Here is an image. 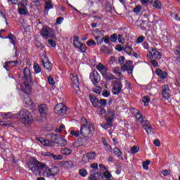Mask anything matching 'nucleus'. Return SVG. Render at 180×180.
Here are the masks:
<instances>
[{
  "mask_svg": "<svg viewBox=\"0 0 180 180\" xmlns=\"http://www.w3.org/2000/svg\"><path fill=\"white\" fill-rule=\"evenodd\" d=\"M28 167L35 175L41 176V172L47 167V164L41 162L34 158H31L30 162L28 163Z\"/></svg>",
  "mask_w": 180,
  "mask_h": 180,
  "instance_id": "1",
  "label": "nucleus"
},
{
  "mask_svg": "<svg viewBox=\"0 0 180 180\" xmlns=\"http://www.w3.org/2000/svg\"><path fill=\"white\" fill-rule=\"evenodd\" d=\"M82 120L86 121V124H82L80 127V134L82 137L86 139H91L94 136V131H95V125L88 122L85 117H82Z\"/></svg>",
  "mask_w": 180,
  "mask_h": 180,
  "instance_id": "2",
  "label": "nucleus"
},
{
  "mask_svg": "<svg viewBox=\"0 0 180 180\" xmlns=\"http://www.w3.org/2000/svg\"><path fill=\"white\" fill-rule=\"evenodd\" d=\"M124 60H126L124 56H120L118 59L119 64L122 65L121 70L123 71V72L127 71L129 75H131V74H133V70H134V66H133V61L127 60L124 63Z\"/></svg>",
  "mask_w": 180,
  "mask_h": 180,
  "instance_id": "3",
  "label": "nucleus"
},
{
  "mask_svg": "<svg viewBox=\"0 0 180 180\" xmlns=\"http://www.w3.org/2000/svg\"><path fill=\"white\" fill-rule=\"evenodd\" d=\"M24 85L27 89V91H25V94H29L32 91V85L33 84V80L32 79V73L30 72V69L29 68H25L24 69V77H22Z\"/></svg>",
  "mask_w": 180,
  "mask_h": 180,
  "instance_id": "4",
  "label": "nucleus"
},
{
  "mask_svg": "<svg viewBox=\"0 0 180 180\" xmlns=\"http://www.w3.org/2000/svg\"><path fill=\"white\" fill-rule=\"evenodd\" d=\"M18 119L23 124H31L33 122V117L27 110H21L18 114Z\"/></svg>",
  "mask_w": 180,
  "mask_h": 180,
  "instance_id": "5",
  "label": "nucleus"
},
{
  "mask_svg": "<svg viewBox=\"0 0 180 180\" xmlns=\"http://www.w3.org/2000/svg\"><path fill=\"white\" fill-rule=\"evenodd\" d=\"M135 117L138 120V122H140L142 128L146 130L148 134L153 131V127H151V124H150V122H148V120L144 121V117H143V115H141V112H140V111L137 110Z\"/></svg>",
  "mask_w": 180,
  "mask_h": 180,
  "instance_id": "6",
  "label": "nucleus"
},
{
  "mask_svg": "<svg viewBox=\"0 0 180 180\" xmlns=\"http://www.w3.org/2000/svg\"><path fill=\"white\" fill-rule=\"evenodd\" d=\"M58 172H60L58 167L53 166L50 168L46 165V167L44 169L43 176H46V178H50V176H56Z\"/></svg>",
  "mask_w": 180,
  "mask_h": 180,
  "instance_id": "7",
  "label": "nucleus"
},
{
  "mask_svg": "<svg viewBox=\"0 0 180 180\" xmlns=\"http://www.w3.org/2000/svg\"><path fill=\"white\" fill-rule=\"evenodd\" d=\"M71 86L74 94H79V80L76 73L70 75Z\"/></svg>",
  "mask_w": 180,
  "mask_h": 180,
  "instance_id": "8",
  "label": "nucleus"
},
{
  "mask_svg": "<svg viewBox=\"0 0 180 180\" xmlns=\"http://www.w3.org/2000/svg\"><path fill=\"white\" fill-rule=\"evenodd\" d=\"M41 63H42L44 68L47 70V71H51V70H53V63L49 60L47 56L42 55L41 56Z\"/></svg>",
  "mask_w": 180,
  "mask_h": 180,
  "instance_id": "9",
  "label": "nucleus"
},
{
  "mask_svg": "<svg viewBox=\"0 0 180 180\" xmlns=\"http://www.w3.org/2000/svg\"><path fill=\"white\" fill-rule=\"evenodd\" d=\"M96 157V153L91 152V153H87L85 155H83L82 158V164H88L89 161H92V160H95V158Z\"/></svg>",
  "mask_w": 180,
  "mask_h": 180,
  "instance_id": "10",
  "label": "nucleus"
},
{
  "mask_svg": "<svg viewBox=\"0 0 180 180\" xmlns=\"http://www.w3.org/2000/svg\"><path fill=\"white\" fill-rule=\"evenodd\" d=\"M122 88H123V84H122V82L120 81L114 82L112 91L113 95H119V94L122 92Z\"/></svg>",
  "mask_w": 180,
  "mask_h": 180,
  "instance_id": "11",
  "label": "nucleus"
},
{
  "mask_svg": "<svg viewBox=\"0 0 180 180\" xmlns=\"http://www.w3.org/2000/svg\"><path fill=\"white\" fill-rule=\"evenodd\" d=\"M55 112L60 116H64L67 113V106L64 104H58L55 107Z\"/></svg>",
  "mask_w": 180,
  "mask_h": 180,
  "instance_id": "12",
  "label": "nucleus"
},
{
  "mask_svg": "<svg viewBox=\"0 0 180 180\" xmlns=\"http://www.w3.org/2000/svg\"><path fill=\"white\" fill-rule=\"evenodd\" d=\"M90 78L91 79V82H93L95 86H96V85L101 82V76L96 71H94L91 74H90Z\"/></svg>",
  "mask_w": 180,
  "mask_h": 180,
  "instance_id": "13",
  "label": "nucleus"
},
{
  "mask_svg": "<svg viewBox=\"0 0 180 180\" xmlns=\"http://www.w3.org/2000/svg\"><path fill=\"white\" fill-rule=\"evenodd\" d=\"M115 115L116 113L115 112V110L109 108L107 110V113L105 115V120L106 122H113V118L115 117Z\"/></svg>",
  "mask_w": 180,
  "mask_h": 180,
  "instance_id": "14",
  "label": "nucleus"
},
{
  "mask_svg": "<svg viewBox=\"0 0 180 180\" xmlns=\"http://www.w3.org/2000/svg\"><path fill=\"white\" fill-rule=\"evenodd\" d=\"M169 86L165 84L162 86V95L165 99H169L171 94H169Z\"/></svg>",
  "mask_w": 180,
  "mask_h": 180,
  "instance_id": "15",
  "label": "nucleus"
},
{
  "mask_svg": "<svg viewBox=\"0 0 180 180\" xmlns=\"http://www.w3.org/2000/svg\"><path fill=\"white\" fill-rule=\"evenodd\" d=\"M18 64L21 65L22 61L21 60H13V61L6 62L4 63V68H5L6 70V71H9V70H8V68L15 67V65H16Z\"/></svg>",
  "mask_w": 180,
  "mask_h": 180,
  "instance_id": "16",
  "label": "nucleus"
},
{
  "mask_svg": "<svg viewBox=\"0 0 180 180\" xmlns=\"http://www.w3.org/2000/svg\"><path fill=\"white\" fill-rule=\"evenodd\" d=\"M27 90L26 88L23 90L21 89V91L22 92V94H26V97L24 98L23 100V103H25V105H27V106H30V105H32V100L30 99V97H29V94H30V92H32V91L29 93H26L27 92Z\"/></svg>",
  "mask_w": 180,
  "mask_h": 180,
  "instance_id": "17",
  "label": "nucleus"
},
{
  "mask_svg": "<svg viewBox=\"0 0 180 180\" xmlns=\"http://www.w3.org/2000/svg\"><path fill=\"white\" fill-rule=\"evenodd\" d=\"M96 69L98 70V71H99V72L101 74L102 76L103 75L106 74V72H108V71H109V68H108V67L103 65V64H102V63H98L96 65Z\"/></svg>",
  "mask_w": 180,
  "mask_h": 180,
  "instance_id": "18",
  "label": "nucleus"
},
{
  "mask_svg": "<svg viewBox=\"0 0 180 180\" xmlns=\"http://www.w3.org/2000/svg\"><path fill=\"white\" fill-rule=\"evenodd\" d=\"M48 137L51 139V141H49V144H51V143L57 144L58 139H60V135L56 134H50L48 135Z\"/></svg>",
  "mask_w": 180,
  "mask_h": 180,
  "instance_id": "19",
  "label": "nucleus"
},
{
  "mask_svg": "<svg viewBox=\"0 0 180 180\" xmlns=\"http://www.w3.org/2000/svg\"><path fill=\"white\" fill-rule=\"evenodd\" d=\"M89 98L94 108H98L99 105V100L98 98L92 94H89Z\"/></svg>",
  "mask_w": 180,
  "mask_h": 180,
  "instance_id": "20",
  "label": "nucleus"
},
{
  "mask_svg": "<svg viewBox=\"0 0 180 180\" xmlns=\"http://www.w3.org/2000/svg\"><path fill=\"white\" fill-rule=\"evenodd\" d=\"M156 75H158L161 78V79H165L167 77H168V75L165 71H162L161 69H157L156 70Z\"/></svg>",
  "mask_w": 180,
  "mask_h": 180,
  "instance_id": "21",
  "label": "nucleus"
},
{
  "mask_svg": "<svg viewBox=\"0 0 180 180\" xmlns=\"http://www.w3.org/2000/svg\"><path fill=\"white\" fill-rule=\"evenodd\" d=\"M152 49V55H150L153 58H156V60H161V53L158 52L157 50Z\"/></svg>",
  "mask_w": 180,
  "mask_h": 180,
  "instance_id": "22",
  "label": "nucleus"
},
{
  "mask_svg": "<svg viewBox=\"0 0 180 180\" xmlns=\"http://www.w3.org/2000/svg\"><path fill=\"white\" fill-rule=\"evenodd\" d=\"M47 105H44V104H41L39 106V112L40 113V115H47Z\"/></svg>",
  "mask_w": 180,
  "mask_h": 180,
  "instance_id": "23",
  "label": "nucleus"
},
{
  "mask_svg": "<svg viewBox=\"0 0 180 180\" xmlns=\"http://www.w3.org/2000/svg\"><path fill=\"white\" fill-rule=\"evenodd\" d=\"M102 77L103 78H104L105 81H112V79H115V75H113L112 73L108 72L103 74Z\"/></svg>",
  "mask_w": 180,
  "mask_h": 180,
  "instance_id": "24",
  "label": "nucleus"
},
{
  "mask_svg": "<svg viewBox=\"0 0 180 180\" xmlns=\"http://www.w3.org/2000/svg\"><path fill=\"white\" fill-rule=\"evenodd\" d=\"M103 37V34L102 33V32H101V30H96L94 31V39L96 40V41H98L99 39Z\"/></svg>",
  "mask_w": 180,
  "mask_h": 180,
  "instance_id": "25",
  "label": "nucleus"
},
{
  "mask_svg": "<svg viewBox=\"0 0 180 180\" xmlns=\"http://www.w3.org/2000/svg\"><path fill=\"white\" fill-rule=\"evenodd\" d=\"M79 37H75L73 38V46L76 49H78L81 46V44H82V43L79 42Z\"/></svg>",
  "mask_w": 180,
  "mask_h": 180,
  "instance_id": "26",
  "label": "nucleus"
},
{
  "mask_svg": "<svg viewBox=\"0 0 180 180\" xmlns=\"http://www.w3.org/2000/svg\"><path fill=\"white\" fill-rule=\"evenodd\" d=\"M44 8L45 11H50V9H53V4H51V0H46Z\"/></svg>",
  "mask_w": 180,
  "mask_h": 180,
  "instance_id": "27",
  "label": "nucleus"
},
{
  "mask_svg": "<svg viewBox=\"0 0 180 180\" xmlns=\"http://www.w3.org/2000/svg\"><path fill=\"white\" fill-rule=\"evenodd\" d=\"M112 126L111 122H107L106 123L103 122L101 124V127H103V129H105V130H108L109 127H112Z\"/></svg>",
  "mask_w": 180,
  "mask_h": 180,
  "instance_id": "28",
  "label": "nucleus"
},
{
  "mask_svg": "<svg viewBox=\"0 0 180 180\" xmlns=\"http://www.w3.org/2000/svg\"><path fill=\"white\" fill-rule=\"evenodd\" d=\"M103 41L106 44H109L110 43V41L109 39V36L103 37V39H101L100 41L97 42V44H102V43H103Z\"/></svg>",
  "mask_w": 180,
  "mask_h": 180,
  "instance_id": "29",
  "label": "nucleus"
},
{
  "mask_svg": "<svg viewBox=\"0 0 180 180\" xmlns=\"http://www.w3.org/2000/svg\"><path fill=\"white\" fill-rule=\"evenodd\" d=\"M56 144H59V146H65V144H67V140H65L64 138H61V136H60Z\"/></svg>",
  "mask_w": 180,
  "mask_h": 180,
  "instance_id": "30",
  "label": "nucleus"
},
{
  "mask_svg": "<svg viewBox=\"0 0 180 180\" xmlns=\"http://www.w3.org/2000/svg\"><path fill=\"white\" fill-rule=\"evenodd\" d=\"M5 39H9L10 43L15 46V39H16V37H15V35H13V34H10L8 37H6Z\"/></svg>",
  "mask_w": 180,
  "mask_h": 180,
  "instance_id": "31",
  "label": "nucleus"
},
{
  "mask_svg": "<svg viewBox=\"0 0 180 180\" xmlns=\"http://www.w3.org/2000/svg\"><path fill=\"white\" fill-rule=\"evenodd\" d=\"M113 153L116 155V157H118V158H122V155L123 154L122 151L120 150L119 148H115L113 149Z\"/></svg>",
  "mask_w": 180,
  "mask_h": 180,
  "instance_id": "32",
  "label": "nucleus"
},
{
  "mask_svg": "<svg viewBox=\"0 0 180 180\" xmlns=\"http://www.w3.org/2000/svg\"><path fill=\"white\" fill-rule=\"evenodd\" d=\"M60 153L63 155H70V154H71V153H72V150H71V149L65 148L60 150Z\"/></svg>",
  "mask_w": 180,
  "mask_h": 180,
  "instance_id": "33",
  "label": "nucleus"
},
{
  "mask_svg": "<svg viewBox=\"0 0 180 180\" xmlns=\"http://www.w3.org/2000/svg\"><path fill=\"white\" fill-rule=\"evenodd\" d=\"M49 27L47 29L43 28L41 30V35L44 36V37H46V39H49Z\"/></svg>",
  "mask_w": 180,
  "mask_h": 180,
  "instance_id": "34",
  "label": "nucleus"
},
{
  "mask_svg": "<svg viewBox=\"0 0 180 180\" xmlns=\"http://www.w3.org/2000/svg\"><path fill=\"white\" fill-rule=\"evenodd\" d=\"M34 70L36 74H39V72H41V68H40V65H39V63H35L34 64Z\"/></svg>",
  "mask_w": 180,
  "mask_h": 180,
  "instance_id": "35",
  "label": "nucleus"
},
{
  "mask_svg": "<svg viewBox=\"0 0 180 180\" xmlns=\"http://www.w3.org/2000/svg\"><path fill=\"white\" fill-rule=\"evenodd\" d=\"M89 180H103V176L102 174H98V176H90L89 178Z\"/></svg>",
  "mask_w": 180,
  "mask_h": 180,
  "instance_id": "36",
  "label": "nucleus"
},
{
  "mask_svg": "<svg viewBox=\"0 0 180 180\" xmlns=\"http://www.w3.org/2000/svg\"><path fill=\"white\" fill-rule=\"evenodd\" d=\"M48 37H51V39H56V34L54 33V30L51 27H49Z\"/></svg>",
  "mask_w": 180,
  "mask_h": 180,
  "instance_id": "37",
  "label": "nucleus"
},
{
  "mask_svg": "<svg viewBox=\"0 0 180 180\" xmlns=\"http://www.w3.org/2000/svg\"><path fill=\"white\" fill-rule=\"evenodd\" d=\"M140 150V148L137 146H134L131 148V154H136V153H139Z\"/></svg>",
  "mask_w": 180,
  "mask_h": 180,
  "instance_id": "38",
  "label": "nucleus"
},
{
  "mask_svg": "<svg viewBox=\"0 0 180 180\" xmlns=\"http://www.w3.org/2000/svg\"><path fill=\"white\" fill-rule=\"evenodd\" d=\"M39 141L41 144H43V146H50V141L49 140H46L43 138H40Z\"/></svg>",
  "mask_w": 180,
  "mask_h": 180,
  "instance_id": "39",
  "label": "nucleus"
},
{
  "mask_svg": "<svg viewBox=\"0 0 180 180\" xmlns=\"http://www.w3.org/2000/svg\"><path fill=\"white\" fill-rule=\"evenodd\" d=\"M91 176H96L98 175H101V172H99L98 171V169H93L91 171Z\"/></svg>",
  "mask_w": 180,
  "mask_h": 180,
  "instance_id": "40",
  "label": "nucleus"
},
{
  "mask_svg": "<svg viewBox=\"0 0 180 180\" xmlns=\"http://www.w3.org/2000/svg\"><path fill=\"white\" fill-rule=\"evenodd\" d=\"M18 13L20 15H27V9L26 8H20Z\"/></svg>",
  "mask_w": 180,
  "mask_h": 180,
  "instance_id": "41",
  "label": "nucleus"
},
{
  "mask_svg": "<svg viewBox=\"0 0 180 180\" xmlns=\"http://www.w3.org/2000/svg\"><path fill=\"white\" fill-rule=\"evenodd\" d=\"M113 72H114V74L117 75V77H120V75H122V72H120V67L114 68Z\"/></svg>",
  "mask_w": 180,
  "mask_h": 180,
  "instance_id": "42",
  "label": "nucleus"
},
{
  "mask_svg": "<svg viewBox=\"0 0 180 180\" xmlns=\"http://www.w3.org/2000/svg\"><path fill=\"white\" fill-rule=\"evenodd\" d=\"M77 49L82 53H85L86 51V45H85V44H81V45Z\"/></svg>",
  "mask_w": 180,
  "mask_h": 180,
  "instance_id": "43",
  "label": "nucleus"
},
{
  "mask_svg": "<svg viewBox=\"0 0 180 180\" xmlns=\"http://www.w3.org/2000/svg\"><path fill=\"white\" fill-rule=\"evenodd\" d=\"M79 174L81 175V176L85 177L86 176L88 172H86V169H82L79 170Z\"/></svg>",
  "mask_w": 180,
  "mask_h": 180,
  "instance_id": "44",
  "label": "nucleus"
},
{
  "mask_svg": "<svg viewBox=\"0 0 180 180\" xmlns=\"http://www.w3.org/2000/svg\"><path fill=\"white\" fill-rule=\"evenodd\" d=\"M153 6L157 9H161V1L158 0L155 1L153 3Z\"/></svg>",
  "mask_w": 180,
  "mask_h": 180,
  "instance_id": "45",
  "label": "nucleus"
},
{
  "mask_svg": "<svg viewBox=\"0 0 180 180\" xmlns=\"http://www.w3.org/2000/svg\"><path fill=\"white\" fill-rule=\"evenodd\" d=\"M143 102L145 106H148V103H150V97L149 96L143 97Z\"/></svg>",
  "mask_w": 180,
  "mask_h": 180,
  "instance_id": "46",
  "label": "nucleus"
},
{
  "mask_svg": "<svg viewBox=\"0 0 180 180\" xmlns=\"http://www.w3.org/2000/svg\"><path fill=\"white\" fill-rule=\"evenodd\" d=\"M130 50H131V47L130 46H127L124 48V51H125L128 56H131V52H130Z\"/></svg>",
  "mask_w": 180,
  "mask_h": 180,
  "instance_id": "47",
  "label": "nucleus"
},
{
  "mask_svg": "<svg viewBox=\"0 0 180 180\" xmlns=\"http://www.w3.org/2000/svg\"><path fill=\"white\" fill-rule=\"evenodd\" d=\"M86 44L89 47H91V46H96V42L94 39H90L86 41Z\"/></svg>",
  "mask_w": 180,
  "mask_h": 180,
  "instance_id": "48",
  "label": "nucleus"
},
{
  "mask_svg": "<svg viewBox=\"0 0 180 180\" xmlns=\"http://www.w3.org/2000/svg\"><path fill=\"white\" fill-rule=\"evenodd\" d=\"M150 160H146L143 162V169H148V165H150Z\"/></svg>",
  "mask_w": 180,
  "mask_h": 180,
  "instance_id": "49",
  "label": "nucleus"
},
{
  "mask_svg": "<svg viewBox=\"0 0 180 180\" xmlns=\"http://www.w3.org/2000/svg\"><path fill=\"white\" fill-rule=\"evenodd\" d=\"M70 134L75 137H78L81 134V131H72Z\"/></svg>",
  "mask_w": 180,
  "mask_h": 180,
  "instance_id": "50",
  "label": "nucleus"
},
{
  "mask_svg": "<svg viewBox=\"0 0 180 180\" xmlns=\"http://www.w3.org/2000/svg\"><path fill=\"white\" fill-rule=\"evenodd\" d=\"M65 126L64 124H60L59 128H56L55 131L56 133H63V129H64Z\"/></svg>",
  "mask_w": 180,
  "mask_h": 180,
  "instance_id": "51",
  "label": "nucleus"
},
{
  "mask_svg": "<svg viewBox=\"0 0 180 180\" xmlns=\"http://www.w3.org/2000/svg\"><path fill=\"white\" fill-rule=\"evenodd\" d=\"M103 178H105L106 179L112 178V174L109 171H106L104 172V176H103Z\"/></svg>",
  "mask_w": 180,
  "mask_h": 180,
  "instance_id": "52",
  "label": "nucleus"
},
{
  "mask_svg": "<svg viewBox=\"0 0 180 180\" xmlns=\"http://www.w3.org/2000/svg\"><path fill=\"white\" fill-rule=\"evenodd\" d=\"M100 105H101L102 108H105L106 106V103H108V101L106 99H101L99 101Z\"/></svg>",
  "mask_w": 180,
  "mask_h": 180,
  "instance_id": "53",
  "label": "nucleus"
},
{
  "mask_svg": "<svg viewBox=\"0 0 180 180\" xmlns=\"http://www.w3.org/2000/svg\"><path fill=\"white\" fill-rule=\"evenodd\" d=\"M48 82H49V85H54V84H56V82L54 81V78H53V77H51V76L49 77Z\"/></svg>",
  "mask_w": 180,
  "mask_h": 180,
  "instance_id": "54",
  "label": "nucleus"
},
{
  "mask_svg": "<svg viewBox=\"0 0 180 180\" xmlns=\"http://www.w3.org/2000/svg\"><path fill=\"white\" fill-rule=\"evenodd\" d=\"M116 37H117V34H113L112 35H111L110 39V41H112V43H115L116 40H117V38Z\"/></svg>",
  "mask_w": 180,
  "mask_h": 180,
  "instance_id": "55",
  "label": "nucleus"
},
{
  "mask_svg": "<svg viewBox=\"0 0 180 180\" xmlns=\"http://www.w3.org/2000/svg\"><path fill=\"white\" fill-rule=\"evenodd\" d=\"M53 158L56 161H60V160H63V155H53Z\"/></svg>",
  "mask_w": 180,
  "mask_h": 180,
  "instance_id": "56",
  "label": "nucleus"
},
{
  "mask_svg": "<svg viewBox=\"0 0 180 180\" xmlns=\"http://www.w3.org/2000/svg\"><path fill=\"white\" fill-rule=\"evenodd\" d=\"M103 96L108 98L110 95V91L108 90H103L102 93Z\"/></svg>",
  "mask_w": 180,
  "mask_h": 180,
  "instance_id": "57",
  "label": "nucleus"
},
{
  "mask_svg": "<svg viewBox=\"0 0 180 180\" xmlns=\"http://www.w3.org/2000/svg\"><path fill=\"white\" fill-rule=\"evenodd\" d=\"M174 54H176V56H179L180 57V45L176 46V49L174 50Z\"/></svg>",
  "mask_w": 180,
  "mask_h": 180,
  "instance_id": "58",
  "label": "nucleus"
},
{
  "mask_svg": "<svg viewBox=\"0 0 180 180\" xmlns=\"http://www.w3.org/2000/svg\"><path fill=\"white\" fill-rule=\"evenodd\" d=\"M48 43L50 44V46H51V47H56V41L53 39H49Z\"/></svg>",
  "mask_w": 180,
  "mask_h": 180,
  "instance_id": "59",
  "label": "nucleus"
},
{
  "mask_svg": "<svg viewBox=\"0 0 180 180\" xmlns=\"http://www.w3.org/2000/svg\"><path fill=\"white\" fill-rule=\"evenodd\" d=\"M65 165L68 167V168H72V165L73 163L72 161H66L65 162Z\"/></svg>",
  "mask_w": 180,
  "mask_h": 180,
  "instance_id": "60",
  "label": "nucleus"
},
{
  "mask_svg": "<svg viewBox=\"0 0 180 180\" xmlns=\"http://www.w3.org/2000/svg\"><path fill=\"white\" fill-rule=\"evenodd\" d=\"M140 11H141V6H136L134 9V13H140Z\"/></svg>",
  "mask_w": 180,
  "mask_h": 180,
  "instance_id": "61",
  "label": "nucleus"
},
{
  "mask_svg": "<svg viewBox=\"0 0 180 180\" xmlns=\"http://www.w3.org/2000/svg\"><path fill=\"white\" fill-rule=\"evenodd\" d=\"M64 20V18L63 17H59L56 19V23L57 25H61L63 23V21Z\"/></svg>",
  "mask_w": 180,
  "mask_h": 180,
  "instance_id": "62",
  "label": "nucleus"
},
{
  "mask_svg": "<svg viewBox=\"0 0 180 180\" xmlns=\"http://www.w3.org/2000/svg\"><path fill=\"white\" fill-rule=\"evenodd\" d=\"M150 64H152V65H153V67H158V63L157 62V60L152 59L150 60Z\"/></svg>",
  "mask_w": 180,
  "mask_h": 180,
  "instance_id": "63",
  "label": "nucleus"
},
{
  "mask_svg": "<svg viewBox=\"0 0 180 180\" xmlns=\"http://www.w3.org/2000/svg\"><path fill=\"white\" fill-rule=\"evenodd\" d=\"M143 41H144V37L143 36H141L139 37L137 40H136V43L139 44V43H143Z\"/></svg>",
  "mask_w": 180,
  "mask_h": 180,
  "instance_id": "64",
  "label": "nucleus"
}]
</instances>
